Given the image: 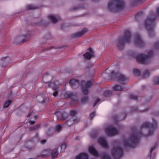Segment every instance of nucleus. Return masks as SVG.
Listing matches in <instances>:
<instances>
[{"label":"nucleus","mask_w":159,"mask_h":159,"mask_svg":"<svg viewBox=\"0 0 159 159\" xmlns=\"http://www.w3.org/2000/svg\"><path fill=\"white\" fill-rule=\"evenodd\" d=\"M34 147H30V146H28L26 147V148L28 149H32Z\"/></svg>","instance_id":"c03bdc74"},{"label":"nucleus","mask_w":159,"mask_h":159,"mask_svg":"<svg viewBox=\"0 0 159 159\" xmlns=\"http://www.w3.org/2000/svg\"><path fill=\"white\" fill-rule=\"evenodd\" d=\"M102 159H111L110 156L107 154H103L102 157Z\"/></svg>","instance_id":"c756f323"},{"label":"nucleus","mask_w":159,"mask_h":159,"mask_svg":"<svg viewBox=\"0 0 159 159\" xmlns=\"http://www.w3.org/2000/svg\"><path fill=\"white\" fill-rule=\"evenodd\" d=\"M40 127V124H38L35 126L30 127L29 128L30 131L36 130L38 129Z\"/></svg>","instance_id":"5701e85b"},{"label":"nucleus","mask_w":159,"mask_h":159,"mask_svg":"<svg viewBox=\"0 0 159 159\" xmlns=\"http://www.w3.org/2000/svg\"><path fill=\"white\" fill-rule=\"evenodd\" d=\"M26 9L27 10H33L35 9L36 7H35L31 5H29L27 6Z\"/></svg>","instance_id":"473e14b6"},{"label":"nucleus","mask_w":159,"mask_h":159,"mask_svg":"<svg viewBox=\"0 0 159 159\" xmlns=\"http://www.w3.org/2000/svg\"><path fill=\"white\" fill-rule=\"evenodd\" d=\"M154 147H152V148L150 150V153H151L152 152V151H153V150L154 149Z\"/></svg>","instance_id":"49530a36"},{"label":"nucleus","mask_w":159,"mask_h":159,"mask_svg":"<svg viewBox=\"0 0 159 159\" xmlns=\"http://www.w3.org/2000/svg\"><path fill=\"white\" fill-rule=\"evenodd\" d=\"M98 142L102 147L105 149L108 148V147L105 138L102 137L100 138L98 140Z\"/></svg>","instance_id":"ddd939ff"},{"label":"nucleus","mask_w":159,"mask_h":159,"mask_svg":"<svg viewBox=\"0 0 159 159\" xmlns=\"http://www.w3.org/2000/svg\"><path fill=\"white\" fill-rule=\"evenodd\" d=\"M35 121H34L30 120L29 123L31 124H34L35 123Z\"/></svg>","instance_id":"79ce46f5"},{"label":"nucleus","mask_w":159,"mask_h":159,"mask_svg":"<svg viewBox=\"0 0 159 159\" xmlns=\"http://www.w3.org/2000/svg\"><path fill=\"white\" fill-rule=\"evenodd\" d=\"M15 40L16 42L18 43L24 42L26 40L25 37L22 35L20 36L15 38Z\"/></svg>","instance_id":"f3484780"},{"label":"nucleus","mask_w":159,"mask_h":159,"mask_svg":"<svg viewBox=\"0 0 159 159\" xmlns=\"http://www.w3.org/2000/svg\"><path fill=\"white\" fill-rule=\"evenodd\" d=\"M153 55L152 52L150 51L148 54V56L142 54H138L136 56V58L139 62L143 64L148 63L149 61V57Z\"/></svg>","instance_id":"39448f33"},{"label":"nucleus","mask_w":159,"mask_h":159,"mask_svg":"<svg viewBox=\"0 0 159 159\" xmlns=\"http://www.w3.org/2000/svg\"><path fill=\"white\" fill-rule=\"evenodd\" d=\"M89 150L90 153L92 155H93L94 156L97 157L99 156L97 151L92 146H90L89 147Z\"/></svg>","instance_id":"dca6fc26"},{"label":"nucleus","mask_w":159,"mask_h":159,"mask_svg":"<svg viewBox=\"0 0 159 159\" xmlns=\"http://www.w3.org/2000/svg\"><path fill=\"white\" fill-rule=\"evenodd\" d=\"M48 18L49 20H51L53 23H55L57 21V19L53 15H51L49 16Z\"/></svg>","instance_id":"412c9836"},{"label":"nucleus","mask_w":159,"mask_h":159,"mask_svg":"<svg viewBox=\"0 0 159 159\" xmlns=\"http://www.w3.org/2000/svg\"><path fill=\"white\" fill-rule=\"evenodd\" d=\"M114 72L113 71L112 72H111V77H112L113 75L114 74Z\"/></svg>","instance_id":"a18cd8bd"},{"label":"nucleus","mask_w":159,"mask_h":159,"mask_svg":"<svg viewBox=\"0 0 159 159\" xmlns=\"http://www.w3.org/2000/svg\"><path fill=\"white\" fill-rule=\"evenodd\" d=\"M70 113L71 115L74 116L76 114V111H75L71 110V111H70Z\"/></svg>","instance_id":"4c0bfd02"},{"label":"nucleus","mask_w":159,"mask_h":159,"mask_svg":"<svg viewBox=\"0 0 159 159\" xmlns=\"http://www.w3.org/2000/svg\"><path fill=\"white\" fill-rule=\"evenodd\" d=\"M100 99L99 98H98L97 99V101L94 102V105L93 106V107L95 106L96 104L97 103L100 101Z\"/></svg>","instance_id":"ea45409f"},{"label":"nucleus","mask_w":159,"mask_h":159,"mask_svg":"<svg viewBox=\"0 0 159 159\" xmlns=\"http://www.w3.org/2000/svg\"><path fill=\"white\" fill-rule=\"evenodd\" d=\"M150 75V72L148 70H146L143 74V78L147 77Z\"/></svg>","instance_id":"7c9ffc66"},{"label":"nucleus","mask_w":159,"mask_h":159,"mask_svg":"<svg viewBox=\"0 0 159 159\" xmlns=\"http://www.w3.org/2000/svg\"><path fill=\"white\" fill-rule=\"evenodd\" d=\"M1 61H5L6 63L10 62L11 61L10 58L9 57H3L1 59Z\"/></svg>","instance_id":"bb28decb"},{"label":"nucleus","mask_w":159,"mask_h":159,"mask_svg":"<svg viewBox=\"0 0 159 159\" xmlns=\"http://www.w3.org/2000/svg\"><path fill=\"white\" fill-rule=\"evenodd\" d=\"M113 90L117 91H122L124 90V88L119 85H115L113 87Z\"/></svg>","instance_id":"6ab92c4d"},{"label":"nucleus","mask_w":159,"mask_h":159,"mask_svg":"<svg viewBox=\"0 0 159 159\" xmlns=\"http://www.w3.org/2000/svg\"><path fill=\"white\" fill-rule=\"evenodd\" d=\"M65 119V118H64V117L63 116V115H62V120H64Z\"/></svg>","instance_id":"09e8293b"},{"label":"nucleus","mask_w":159,"mask_h":159,"mask_svg":"<svg viewBox=\"0 0 159 159\" xmlns=\"http://www.w3.org/2000/svg\"><path fill=\"white\" fill-rule=\"evenodd\" d=\"M65 95L68 98H72L74 96L73 93L71 92H67L66 93Z\"/></svg>","instance_id":"393cba45"},{"label":"nucleus","mask_w":159,"mask_h":159,"mask_svg":"<svg viewBox=\"0 0 159 159\" xmlns=\"http://www.w3.org/2000/svg\"><path fill=\"white\" fill-rule=\"evenodd\" d=\"M54 114L57 116V118L58 119H60L61 116V113L59 111H57L54 113Z\"/></svg>","instance_id":"72a5a7b5"},{"label":"nucleus","mask_w":159,"mask_h":159,"mask_svg":"<svg viewBox=\"0 0 159 159\" xmlns=\"http://www.w3.org/2000/svg\"><path fill=\"white\" fill-rule=\"evenodd\" d=\"M11 102L12 100H8L5 101L3 104V107L4 108L8 107Z\"/></svg>","instance_id":"aec40b11"},{"label":"nucleus","mask_w":159,"mask_h":159,"mask_svg":"<svg viewBox=\"0 0 159 159\" xmlns=\"http://www.w3.org/2000/svg\"><path fill=\"white\" fill-rule=\"evenodd\" d=\"M112 155L116 158H119L123 154L122 149L118 146L114 147L111 150Z\"/></svg>","instance_id":"423d86ee"},{"label":"nucleus","mask_w":159,"mask_h":159,"mask_svg":"<svg viewBox=\"0 0 159 159\" xmlns=\"http://www.w3.org/2000/svg\"><path fill=\"white\" fill-rule=\"evenodd\" d=\"M130 97L131 98V99H137V97L135 95H131Z\"/></svg>","instance_id":"58836bf2"},{"label":"nucleus","mask_w":159,"mask_h":159,"mask_svg":"<svg viewBox=\"0 0 159 159\" xmlns=\"http://www.w3.org/2000/svg\"><path fill=\"white\" fill-rule=\"evenodd\" d=\"M157 44H158V45H159V43H156V44H155V47L156 48H157Z\"/></svg>","instance_id":"de8ad7c7"},{"label":"nucleus","mask_w":159,"mask_h":159,"mask_svg":"<svg viewBox=\"0 0 159 159\" xmlns=\"http://www.w3.org/2000/svg\"><path fill=\"white\" fill-rule=\"evenodd\" d=\"M130 40V34L129 31L126 30L125 32L123 37H120L118 39V42L117 44L118 48L120 50L123 49L125 43H129Z\"/></svg>","instance_id":"20e7f679"},{"label":"nucleus","mask_w":159,"mask_h":159,"mask_svg":"<svg viewBox=\"0 0 159 159\" xmlns=\"http://www.w3.org/2000/svg\"><path fill=\"white\" fill-rule=\"evenodd\" d=\"M153 83L154 84H159V77H156L154 78Z\"/></svg>","instance_id":"cd10ccee"},{"label":"nucleus","mask_w":159,"mask_h":159,"mask_svg":"<svg viewBox=\"0 0 159 159\" xmlns=\"http://www.w3.org/2000/svg\"><path fill=\"white\" fill-rule=\"evenodd\" d=\"M69 84L73 88L75 89L79 86L80 85L79 81L75 79L70 80Z\"/></svg>","instance_id":"f8f14e48"},{"label":"nucleus","mask_w":159,"mask_h":159,"mask_svg":"<svg viewBox=\"0 0 159 159\" xmlns=\"http://www.w3.org/2000/svg\"><path fill=\"white\" fill-rule=\"evenodd\" d=\"M88 50L89 52H87L83 55L84 58L88 60L94 57V52L92 48H89Z\"/></svg>","instance_id":"9b49d317"},{"label":"nucleus","mask_w":159,"mask_h":159,"mask_svg":"<svg viewBox=\"0 0 159 159\" xmlns=\"http://www.w3.org/2000/svg\"><path fill=\"white\" fill-rule=\"evenodd\" d=\"M111 92L109 90L105 91L103 93L104 95L106 97L111 96Z\"/></svg>","instance_id":"a878e982"},{"label":"nucleus","mask_w":159,"mask_h":159,"mask_svg":"<svg viewBox=\"0 0 159 159\" xmlns=\"http://www.w3.org/2000/svg\"><path fill=\"white\" fill-rule=\"evenodd\" d=\"M124 7L125 4L122 0H111L108 5L109 10L115 12L122 10Z\"/></svg>","instance_id":"7ed1b4c3"},{"label":"nucleus","mask_w":159,"mask_h":159,"mask_svg":"<svg viewBox=\"0 0 159 159\" xmlns=\"http://www.w3.org/2000/svg\"><path fill=\"white\" fill-rule=\"evenodd\" d=\"M156 17L154 12H151L150 15L148 16L144 21L145 27L147 29L148 34L150 36L153 35V27H154V22Z\"/></svg>","instance_id":"f03ea898"},{"label":"nucleus","mask_w":159,"mask_h":159,"mask_svg":"<svg viewBox=\"0 0 159 159\" xmlns=\"http://www.w3.org/2000/svg\"><path fill=\"white\" fill-rule=\"evenodd\" d=\"M62 128L61 125H58L56 127V129L58 131H60Z\"/></svg>","instance_id":"e433bc0d"},{"label":"nucleus","mask_w":159,"mask_h":159,"mask_svg":"<svg viewBox=\"0 0 159 159\" xmlns=\"http://www.w3.org/2000/svg\"><path fill=\"white\" fill-rule=\"evenodd\" d=\"M124 115L125 116V115L124 114Z\"/></svg>","instance_id":"864d4df0"},{"label":"nucleus","mask_w":159,"mask_h":159,"mask_svg":"<svg viewBox=\"0 0 159 159\" xmlns=\"http://www.w3.org/2000/svg\"><path fill=\"white\" fill-rule=\"evenodd\" d=\"M61 152H63L65 150L66 147V145L65 143H63L61 145Z\"/></svg>","instance_id":"2f4dec72"},{"label":"nucleus","mask_w":159,"mask_h":159,"mask_svg":"<svg viewBox=\"0 0 159 159\" xmlns=\"http://www.w3.org/2000/svg\"><path fill=\"white\" fill-rule=\"evenodd\" d=\"M54 92L53 93V95L54 97H57L58 94V89L57 87L53 88Z\"/></svg>","instance_id":"b1692460"},{"label":"nucleus","mask_w":159,"mask_h":159,"mask_svg":"<svg viewBox=\"0 0 159 159\" xmlns=\"http://www.w3.org/2000/svg\"><path fill=\"white\" fill-rule=\"evenodd\" d=\"M156 12L157 15L159 16V7L156 10Z\"/></svg>","instance_id":"37998d69"},{"label":"nucleus","mask_w":159,"mask_h":159,"mask_svg":"<svg viewBox=\"0 0 159 159\" xmlns=\"http://www.w3.org/2000/svg\"><path fill=\"white\" fill-rule=\"evenodd\" d=\"M65 114H66V115H67V114H66V113H64V115H65Z\"/></svg>","instance_id":"603ef678"},{"label":"nucleus","mask_w":159,"mask_h":159,"mask_svg":"<svg viewBox=\"0 0 159 159\" xmlns=\"http://www.w3.org/2000/svg\"><path fill=\"white\" fill-rule=\"evenodd\" d=\"M153 125L148 122L143 123L141 125L140 129L138 130L139 134L137 133H133L131 134L128 139L124 140L123 144L125 147H135L139 142V135H142V132L145 128H151L152 129ZM153 130H151L149 129L148 135H152Z\"/></svg>","instance_id":"f257e3e1"},{"label":"nucleus","mask_w":159,"mask_h":159,"mask_svg":"<svg viewBox=\"0 0 159 159\" xmlns=\"http://www.w3.org/2000/svg\"><path fill=\"white\" fill-rule=\"evenodd\" d=\"M87 30H88L87 28H84L80 31L74 34V37L75 38L80 37L86 33L87 32Z\"/></svg>","instance_id":"2eb2a0df"},{"label":"nucleus","mask_w":159,"mask_h":159,"mask_svg":"<svg viewBox=\"0 0 159 159\" xmlns=\"http://www.w3.org/2000/svg\"><path fill=\"white\" fill-rule=\"evenodd\" d=\"M84 83L85 82L84 81H81L82 91L84 94H87L88 93V88L93 85L92 81H88L85 84Z\"/></svg>","instance_id":"6e6552de"},{"label":"nucleus","mask_w":159,"mask_h":159,"mask_svg":"<svg viewBox=\"0 0 159 159\" xmlns=\"http://www.w3.org/2000/svg\"><path fill=\"white\" fill-rule=\"evenodd\" d=\"M116 116H115L114 117V118L115 120L116 121Z\"/></svg>","instance_id":"8fccbe9b"},{"label":"nucleus","mask_w":159,"mask_h":159,"mask_svg":"<svg viewBox=\"0 0 159 159\" xmlns=\"http://www.w3.org/2000/svg\"><path fill=\"white\" fill-rule=\"evenodd\" d=\"M31 115V113H30V114H29L28 116H30Z\"/></svg>","instance_id":"3c124183"},{"label":"nucleus","mask_w":159,"mask_h":159,"mask_svg":"<svg viewBox=\"0 0 159 159\" xmlns=\"http://www.w3.org/2000/svg\"><path fill=\"white\" fill-rule=\"evenodd\" d=\"M88 100V98L87 97H84L81 100L82 102L85 103Z\"/></svg>","instance_id":"f704fd0d"},{"label":"nucleus","mask_w":159,"mask_h":159,"mask_svg":"<svg viewBox=\"0 0 159 159\" xmlns=\"http://www.w3.org/2000/svg\"><path fill=\"white\" fill-rule=\"evenodd\" d=\"M50 154H51L53 158L56 157L58 155L57 149L55 148L52 151L50 149H46L44 150L42 153L43 156H46Z\"/></svg>","instance_id":"0eeeda50"},{"label":"nucleus","mask_w":159,"mask_h":159,"mask_svg":"<svg viewBox=\"0 0 159 159\" xmlns=\"http://www.w3.org/2000/svg\"><path fill=\"white\" fill-rule=\"evenodd\" d=\"M140 71L138 69H135L133 70V74L135 75H140Z\"/></svg>","instance_id":"c85d7f7f"},{"label":"nucleus","mask_w":159,"mask_h":159,"mask_svg":"<svg viewBox=\"0 0 159 159\" xmlns=\"http://www.w3.org/2000/svg\"><path fill=\"white\" fill-rule=\"evenodd\" d=\"M76 159H88V157L85 154L81 153L77 156Z\"/></svg>","instance_id":"a211bd4d"},{"label":"nucleus","mask_w":159,"mask_h":159,"mask_svg":"<svg viewBox=\"0 0 159 159\" xmlns=\"http://www.w3.org/2000/svg\"><path fill=\"white\" fill-rule=\"evenodd\" d=\"M46 141H47L46 140H43L41 141L40 142L42 144H43L45 143L46 142Z\"/></svg>","instance_id":"a19ab883"},{"label":"nucleus","mask_w":159,"mask_h":159,"mask_svg":"<svg viewBox=\"0 0 159 159\" xmlns=\"http://www.w3.org/2000/svg\"><path fill=\"white\" fill-rule=\"evenodd\" d=\"M79 121V120H78L77 121H76V120H74L72 119L70 120L66 121V124L68 126H70L74 122H76Z\"/></svg>","instance_id":"4be33fe9"},{"label":"nucleus","mask_w":159,"mask_h":159,"mask_svg":"<svg viewBox=\"0 0 159 159\" xmlns=\"http://www.w3.org/2000/svg\"><path fill=\"white\" fill-rule=\"evenodd\" d=\"M95 114V112H93L91 113L90 115L89 118L91 120H92V118L93 117Z\"/></svg>","instance_id":"c9c22d12"},{"label":"nucleus","mask_w":159,"mask_h":159,"mask_svg":"<svg viewBox=\"0 0 159 159\" xmlns=\"http://www.w3.org/2000/svg\"><path fill=\"white\" fill-rule=\"evenodd\" d=\"M118 80L119 82L123 84H127L128 82V79L127 78L122 75H120L118 76Z\"/></svg>","instance_id":"4468645a"},{"label":"nucleus","mask_w":159,"mask_h":159,"mask_svg":"<svg viewBox=\"0 0 159 159\" xmlns=\"http://www.w3.org/2000/svg\"><path fill=\"white\" fill-rule=\"evenodd\" d=\"M134 44L137 46L141 47L143 46L144 43L139 34H136L134 39Z\"/></svg>","instance_id":"9d476101"},{"label":"nucleus","mask_w":159,"mask_h":159,"mask_svg":"<svg viewBox=\"0 0 159 159\" xmlns=\"http://www.w3.org/2000/svg\"><path fill=\"white\" fill-rule=\"evenodd\" d=\"M105 131L107 134L110 136L113 135L118 133L117 130L112 125L107 126L105 129Z\"/></svg>","instance_id":"1a4fd4ad"}]
</instances>
